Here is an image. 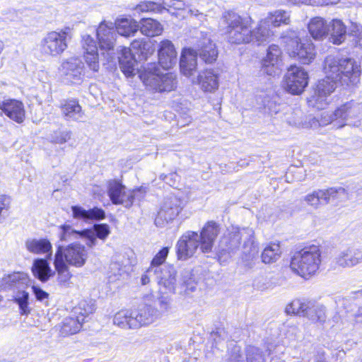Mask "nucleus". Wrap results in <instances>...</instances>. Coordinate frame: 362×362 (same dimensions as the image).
<instances>
[{"instance_id": "nucleus-49", "label": "nucleus", "mask_w": 362, "mask_h": 362, "mask_svg": "<svg viewBox=\"0 0 362 362\" xmlns=\"http://www.w3.org/2000/svg\"><path fill=\"white\" fill-rule=\"evenodd\" d=\"M110 233V229L106 223H98L92 226V247L95 244V239L104 241Z\"/></svg>"}, {"instance_id": "nucleus-12", "label": "nucleus", "mask_w": 362, "mask_h": 362, "mask_svg": "<svg viewBox=\"0 0 362 362\" xmlns=\"http://www.w3.org/2000/svg\"><path fill=\"white\" fill-rule=\"evenodd\" d=\"M337 83L334 81L325 78L319 81L314 93L308 100V105L317 110H323L328 105V97L334 92Z\"/></svg>"}, {"instance_id": "nucleus-11", "label": "nucleus", "mask_w": 362, "mask_h": 362, "mask_svg": "<svg viewBox=\"0 0 362 362\" xmlns=\"http://www.w3.org/2000/svg\"><path fill=\"white\" fill-rule=\"evenodd\" d=\"M183 208V202L176 196H169L164 202L155 218L158 227H164L174 220Z\"/></svg>"}, {"instance_id": "nucleus-55", "label": "nucleus", "mask_w": 362, "mask_h": 362, "mask_svg": "<svg viewBox=\"0 0 362 362\" xmlns=\"http://www.w3.org/2000/svg\"><path fill=\"white\" fill-rule=\"evenodd\" d=\"M81 54L84 58L86 62L89 65L90 59V52H89V49L90 47V36L88 34L83 35L81 37Z\"/></svg>"}, {"instance_id": "nucleus-60", "label": "nucleus", "mask_w": 362, "mask_h": 362, "mask_svg": "<svg viewBox=\"0 0 362 362\" xmlns=\"http://www.w3.org/2000/svg\"><path fill=\"white\" fill-rule=\"evenodd\" d=\"M347 312L349 313L348 317L351 321L356 323H362V306L356 307V305H354V308Z\"/></svg>"}, {"instance_id": "nucleus-19", "label": "nucleus", "mask_w": 362, "mask_h": 362, "mask_svg": "<svg viewBox=\"0 0 362 362\" xmlns=\"http://www.w3.org/2000/svg\"><path fill=\"white\" fill-rule=\"evenodd\" d=\"M219 232V226L216 222L211 221L205 224L199 235V238L201 240V251L202 253L211 252Z\"/></svg>"}, {"instance_id": "nucleus-52", "label": "nucleus", "mask_w": 362, "mask_h": 362, "mask_svg": "<svg viewBox=\"0 0 362 362\" xmlns=\"http://www.w3.org/2000/svg\"><path fill=\"white\" fill-rule=\"evenodd\" d=\"M162 8L163 6H160L158 2L141 1L135 7V11L137 13L152 12L156 13H160V9Z\"/></svg>"}, {"instance_id": "nucleus-6", "label": "nucleus", "mask_w": 362, "mask_h": 362, "mask_svg": "<svg viewBox=\"0 0 362 362\" xmlns=\"http://www.w3.org/2000/svg\"><path fill=\"white\" fill-rule=\"evenodd\" d=\"M96 51L92 49V69L98 71L99 61L108 60L110 52L113 49L116 41L115 24L111 21H103L100 23L97 31Z\"/></svg>"}, {"instance_id": "nucleus-20", "label": "nucleus", "mask_w": 362, "mask_h": 362, "mask_svg": "<svg viewBox=\"0 0 362 362\" xmlns=\"http://www.w3.org/2000/svg\"><path fill=\"white\" fill-rule=\"evenodd\" d=\"M107 194L115 205H123L129 208L130 202L128 201V190L120 181L110 180L107 184Z\"/></svg>"}, {"instance_id": "nucleus-8", "label": "nucleus", "mask_w": 362, "mask_h": 362, "mask_svg": "<svg viewBox=\"0 0 362 362\" xmlns=\"http://www.w3.org/2000/svg\"><path fill=\"white\" fill-rule=\"evenodd\" d=\"M73 37V28L66 26L47 33L40 42V50L45 56L57 57L68 48V41Z\"/></svg>"}, {"instance_id": "nucleus-42", "label": "nucleus", "mask_w": 362, "mask_h": 362, "mask_svg": "<svg viewBox=\"0 0 362 362\" xmlns=\"http://www.w3.org/2000/svg\"><path fill=\"white\" fill-rule=\"evenodd\" d=\"M252 41L251 42H257V45H260L269 38L272 35L271 30V26L266 22L264 19L260 21L257 28L252 30Z\"/></svg>"}, {"instance_id": "nucleus-45", "label": "nucleus", "mask_w": 362, "mask_h": 362, "mask_svg": "<svg viewBox=\"0 0 362 362\" xmlns=\"http://www.w3.org/2000/svg\"><path fill=\"white\" fill-rule=\"evenodd\" d=\"M84 318H82L81 321L78 317L77 318L66 317L62 322L60 332L64 336L76 334L80 330Z\"/></svg>"}, {"instance_id": "nucleus-46", "label": "nucleus", "mask_w": 362, "mask_h": 362, "mask_svg": "<svg viewBox=\"0 0 362 362\" xmlns=\"http://www.w3.org/2000/svg\"><path fill=\"white\" fill-rule=\"evenodd\" d=\"M281 254L279 244L271 243L265 247L262 252V260L265 264H271L277 261Z\"/></svg>"}, {"instance_id": "nucleus-25", "label": "nucleus", "mask_w": 362, "mask_h": 362, "mask_svg": "<svg viewBox=\"0 0 362 362\" xmlns=\"http://www.w3.org/2000/svg\"><path fill=\"white\" fill-rule=\"evenodd\" d=\"M281 51L279 46L272 45L267 49L266 57L262 60L263 71L268 75H275L277 71Z\"/></svg>"}, {"instance_id": "nucleus-40", "label": "nucleus", "mask_w": 362, "mask_h": 362, "mask_svg": "<svg viewBox=\"0 0 362 362\" xmlns=\"http://www.w3.org/2000/svg\"><path fill=\"white\" fill-rule=\"evenodd\" d=\"M28 282L27 275L24 273L15 272L3 277L1 286L5 289L21 288Z\"/></svg>"}, {"instance_id": "nucleus-1", "label": "nucleus", "mask_w": 362, "mask_h": 362, "mask_svg": "<svg viewBox=\"0 0 362 362\" xmlns=\"http://www.w3.org/2000/svg\"><path fill=\"white\" fill-rule=\"evenodd\" d=\"M327 78L338 83L356 85L359 81L360 66L354 59L341 57L339 55H328L323 66Z\"/></svg>"}, {"instance_id": "nucleus-2", "label": "nucleus", "mask_w": 362, "mask_h": 362, "mask_svg": "<svg viewBox=\"0 0 362 362\" xmlns=\"http://www.w3.org/2000/svg\"><path fill=\"white\" fill-rule=\"evenodd\" d=\"M242 242L245 255L252 257L257 253L255 232L250 228L232 227L221 238L219 247L223 252L233 254L239 250Z\"/></svg>"}, {"instance_id": "nucleus-4", "label": "nucleus", "mask_w": 362, "mask_h": 362, "mask_svg": "<svg viewBox=\"0 0 362 362\" xmlns=\"http://www.w3.org/2000/svg\"><path fill=\"white\" fill-rule=\"evenodd\" d=\"M321 250L319 246L305 247L296 252L291 261V269L298 275L308 279L313 276L321 264Z\"/></svg>"}, {"instance_id": "nucleus-30", "label": "nucleus", "mask_w": 362, "mask_h": 362, "mask_svg": "<svg viewBox=\"0 0 362 362\" xmlns=\"http://www.w3.org/2000/svg\"><path fill=\"white\" fill-rule=\"evenodd\" d=\"M308 28L312 37L317 40H322L329 35V25L321 17H315L312 18Z\"/></svg>"}, {"instance_id": "nucleus-62", "label": "nucleus", "mask_w": 362, "mask_h": 362, "mask_svg": "<svg viewBox=\"0 0 362 362\" xmlns=\"http://www.w3.org/2000/svg\"><path fill=\"white\" fill-rule=\"evenodd\" d=\"M32 289L37 300L43 301L49 298V293L37 286H33Z\"/></svg>"}, {"instance_id": "nucleus-43", "label": "nucleus", "mask_w": 362, "mask_h": 362, "mask_svg": "<svg viewBox=\"0 0 362 362\" xmlns=\"http://www.w3.org/2000/svg\"><path fill=\"white\" fill-rule=\"evenodd\" d=\"M132 320H134L133 310H122L115 315L113 323L122 329H134Z\"/></svg>"}, {"instance_id": "nucleus-38", "label": "nucleus", "mask_w": 362, "mask_h": 362, "mask_svg": "<svg viewBox=\"0 0 362 362\" xmlns=\"http://www.w3.org/2000/svg\"><path fill=\"white\" fill-rule=\"evenodd\" d=\"M327 194V189H319L305 195L303 200L310 206L317 209L321 205L329 204Z\"/></svg>"}, {"instance_id": "nucleus-48", "label": "nucleus", "mask_w": 362, "mask_h": 362, "mask_svg": "<svg viewBox=\"0 0 362 362\" xmlns=\"http://www.w3.org/2000/svg\"><path fill=\"white\" fill-rule=\"evenodd\" d=\"M28 300L29 293L25 291L18 290L13 296V300L18 305L21 315H28L30 312Z\"/></svg>"}, {"instance_id": "nucleus-56", "label": "nucleus", "mask_w": 362, "mask_h": 362, "mask_svg": "<svg viewBox=\"0 0 362 362\" xmlns=\"http://www.w3.org/2000/svg\"><path fill=\"white\" fill-rule=\"evenodd\" d=\"M169 252V248L165 247L161 249L153 258L151 266L156 268H161L160 267L165 261Z\"/></svg>"}, {"instance_id": "nucleus-15", "label": "nucleus", "mask_w": 362, "mask_h": 362, "mask_svg": "<svg viewBox=\"0 0 362 362\" xmlns=\"http://www.w3.org/2000/svg\"><path fill=\"white\" fill-rule=\"evenodd\" d=\"M59 73L67 83H78L84 74V64L78 57L64 60L59 68Z\"/></svg>"}, {"instance_id": "nucleus-29", "label": "nucleus", "mask_w": 362, "mask_h": 362, "mask_svg": "<svg viewBox=\"0 0 362 362\" xmlns=\"http://www.w3.org/2000/svg\"><path fill=\"white\" fill-rule=\"evenodd\" d=\"M118 58L119 67L124 74L127 77L134 76L136 71V60L132 49L128 47H121L120 56Z\"/></svg>"}, {"instance_id": "nucleus-22", "label": "nucleus", "mask_w": 362, "mask_h": 362, "mask_svg": "<svg viewBox=\"0 0 362 362\" xmlns=\"http://www.w3.org/2000/svg\"><path fill=\"white\" fill-rule=\"evenodd\" d=\"M0 110L11 119L22 123L25 119V111L23 103L16 99H6L0 103Z\"/></svg>"}, {"instance_id": "nucleus-50", "label": "nucleus", "mask_w": 362, "mask_h": 362, "mask_svg": "<svg viewBox=\"0 0 362 362\" xmlns=\"http://www.w3.org/2000/svg\"><path fill=\"white\" fill-rule=\"evenodd\" d=\"M245 354L247 362H266L265 353L258 347L247 346Z\"/></svg>"}, {"instance_id": "nucleus-10", "label": "nucleus", "mask_w": 362, "mask_h": 362, "mask_svg": "<svg viewBox=\"0 0 362 362\" xmlns=\"http://www.w3.org/2000/svg\"><path fill=\"white\" fill-rule=\"evenodd\" d=\"M287 51L291 57L298 59L303 64L310 63L316 56L315 47L310 38L291 40Z\"/></svg>"}, {"instance_id": "nucleus-31", "label": "nucleus", "mask_w": 362, "mask_h": 362, "mask_svg": "<svg viewBox=\"0 0 362 362\" xmlns=\"http://www.w3.org/2000/svg\"><path fill=\"white\" fill-rule=\"evenodd\" d=\"M32 272L33 276L42 282H47L55 274L45 259H35L32 267Z\"/></svg>"}, {"instance_id": "nucleus-51", "label": "nucleus", "mask_w": 362, "mask_h": 362, "mask_svg": "<svg viewBox=\"0 0 362 362\" xmlns=\"http://www.w3.org/2000/svg\"><path fill=\"white\" fill-rule=\"evenodd\" d=\"M310 301L302 300L300 299L293 300L286 308L287 314H295L303 316L305 313V308Z\"/></svg>"}, {"instance_id": "nucleus-27", "label": "nucleus", "mask_w": 362, "mask_h": 362, "mask_svg": "<svg viewBox=\"0 0 362 362\" xmlns=\"http://www.w3.org/2000/svg\"><path fill=\"white\" fill-rule=\"evenodd\" d=\"M159 296L154 301L153 306L157 317L159 318L163 316H168L173 313L174 306L173 298L167 295L168 293L163 290H159Z\"/></svg>"}, {"instance_id": "nucleus-7", "label": "nucleus", "mask_w": 362, "mask_h": 362, "mask_svg": "<svg viewBox=\"0 0 362 362\" xmlns=\"http://www.w3.org/2000/svg\"><path fill=\"white\" fill-rule=\"evenodd\" d=\"M222 19L226 24V32L230 42L242 44L252 41V34L248 20L242 18L233 11L224 12Z\"/></svg>"}, {"instance_id": "nucleus-34", "label": "nucleus", "mask_w": 362, "mask_h": 362, "mask_svg": "<svg viewBox=\"0 0 362 362\" xmlns=\"http://www.w3.org/2000/svg\"><path fill=\"white\" fill-rule=\"evenodd\" d=\"M60 240L71 241L76 239H82L90 242V230L86 229L81 231L76 230L71 226L64 225L60 226Z\"/></svg>"}, {"instance_id": "nucleus-32", "label": "nucleus", "mask_w": 362, "mask_h": 362, "mask_svg": "<svg viewBox=\"0 0 362 362\" xmlns=\"http://www.w3.org/2000/svg\"><path fill=\"white\" fill-rule=\"evenodd\" d=\"M26 249L31 253L35 255L49 254V258L52 255V246L51 243L46 238H29L25 243Z\"/></svg>"}, {"instance_id": "nucleus-57", "label": "nucleus", "mask_w": 362, "mask_h": 362, "mask_svg": "<svg viewBox=\"0 0 362 362\" xmlns=\"http://www.w3.org/2000/svg\"><path fill=\"white\" fill-rule=\"evenodd\" d=\"M146 194V190L143 187H139L134 189L128 190V201H129V208L133 205L134 201H140Z\"/></svg>"}, {"instance_id": "nucleus-64", "label": "nucleus", "mask_w": 362, "mask_h": 362, "mask_svg": "<svg viewBox=\"0 0 362 362\" xmlns=\"http://www.w3.org/2000/svg\"><path fill=\"white\" fill-rule=\"evenodd\" d=\"M145 46V42L141 40H135L131 43L132 49L137 51L144 49Z\"/></svg>"}, {"instance_id": "nucleus-53", "label": "nucleus", "mask_w": 362, "mask_h": 362, "mask_svg": "<svg viewBox=\"0 0 362 362\" xmlns=\"http://www.w3.org/2000/svg\"><path fill=\"white\" fill-rule=\"evenodd\" d=\"M262 103L264 112L268 115H276L280 110V105L268 95L264 97Z\"/></svg>"}, {"instance_id": "nucleus-54", "label": "nucleus", "mask_w": 362, "mask_h": 362, "mask_svg": "<svg viewBox=\"0 0 362 362\" xmlns=\"http://www.w3.org/2000/svg\"><path fill=\"white\" fill-rule=\"evenodd\" d=\"M11 199L6 195H0V223L8 217L11 208Z\"/></svg>"}, {"instance_id": "nucleus-5", "label": "nucleus", "mask_w": 362, "mask_h": 362, "mask_svg": "<svg viewBox=\"0 0 362 362\" xmlns=\"http://www.w3.org/2000/svg\"><path fill=\"white\" fill-rule=\"evenodd\" d=\"M360 114V106L353 101L348 102L334 112H323L320 119L312 117L309 119L308 124L305 127L317 128L319 126H326L332 124L333 127L339 129L345 126L349 118L357 117Z\"/></svg>"}, {"instance_id": "nucleus-39", "label": "nucleus", "mask_w": 362, "mask_h": 362, "mask_svg": "<svg viewBox=\"0 0 362 362\" xmlns=\"http://www.w3.org/2000/svg\"><path fill=\"white\" fill-rule=\"evenodd\" d=\"M54 264L58 272V281L61 284H66L70 279L71 274L68 271L67 266L63 259L62 247H58L54 256Z\"/></svg>"}, {"instance_id": "nucleus-47", "label": "nucleus", "mask_w": 362, "mask_h": 362, "mask_svg": "<svg viewBox=\"0 0 362 362\" xmlns=\"http://www.w3.org/2000/svg\"><path fill=\"white\" fill-rule=\"evenodd\" d=\"M328 204L338 205L349 199L346 190L341 187L327 188Z\"/></svg>"}, {"instance_id": "nucleus-14", "label": "nucleus", "mask_w": 362, "mask_h": 362, "mask_svg": "<svg viewBox=\"0 0 362 362\" xmlns=\"http://www.w3.org/2000/svg\"><path fill=\"white\" fill-rule=\"evenodd\" d=\"M308 73L301 67L291 66L286 75V88L293 95L300 94L308 86Z\"/></svg>"}, {"instance_id": "nucleus-17", "label": "nucleus", "mask_w": 362, "mask_h": 362, "mask_svg": "<svg viewBox=\"0 0 362 362\" xmlns=\"http://www.w3.org/2000/svg\"><path fill=\"white\" fill-rule=\"evenodd\" d=\"M156 282L166 293L173 294L175 293L177 284V272L172 265H164L161 268H157Z\"/></svg>"}, {"instance_id": "nucleus-41", "label": "nucleus", "mask_w": 362, "mask_h": 362, "mask_svg": "<svg viewBox=\"0 0 362 362\" xmlns=\"http://www.w3.org/2000/svg\"><path fill=\"white\" fill-rule=\"evenodd\" d=\"M139 28L141 33L148 37L160 35L163 31L161 24L152 18H144L140 21Z\"/></svg>"}, {"instance_id": "nucleus-13", "label": "nucleus", "mask_w": 362, "mask_h": 362, "mask_svg": "<svg viewBox=\"0 0 362 362\" xmlns=\"http://www.w3.org/2000/svg\"><path fill=\"white\" fill-rule=\"evenodd\" d=\"M201 249V240L197 232L187 231L177 243V256L178 259L186 260L192 257L199 248Z\"/></svg>"}, {"instance_id": "nucleus-36", "label": "nucleus", "mask_w": 362, "mask_h": 362, "mask_svg": "<svg viewBox=\"0 0 362 362\" xmlns=\"http://www.w3.org/2000/svg\"><path fill=\"white\" fill-rule=\"evenodd\" d=\"M62 111L67 120L79 121L83 118L81 107L75 100L65 101L62 105Z\"/></svg>"}, {"instance_id": "nucleus-63", "label": "nucleus", "mask_w": 362, "mask_h": 362, "mask_svg": "<svg viewBox=\"0 0 362 362\" xmlns=\"http://www.w3.org/2000/svg\"><path fill=\"white\" fill-rule=\"evenodd\" d=\"M105 218V212L98 207L92 208V220L100 221Z\"/></svg>"}, {"instance_id": "nucleus-33", "label": "nucleus", "mask_w": 362, "mask_h": 362, "mask_svg": "<svg viewBox=\"0 0 362 362\" xmlns=\"http://www.w3.org/2000/svg\"><path fill=\"white\" fill-rule=\"evenodd\" d=\"M329 40L334 45L344 42L346 36V28L341 20L334 19L329 23Z\"/></svg>"}, {"instance_id": "nucleus-16", "label": "nucleus", "mask_w": 362, "mask_h": 362, "mask_svg": "<svg viewBox=\"0 0 362 362\" xmlns=\"http://www.w3.org/2000/svg\"><path fill=\"white\" fill-rule=\"evenodd\" d=\"M200 35L195 48L192 49L197 57L199 56L205 63L211 64L216 60L218 57L216 46L207 34H203L201 32Z\"/></svg>"}, {"instance_id": "nucleus-37", "label": "nucleus", "mask_w": 362, "mask_h": 362, "mask_svg": "<svg viewBox=\"0 0 362 362\" xmlns=\"http://www.w3.org/2000/svg\"><path fill=\"white\" fill-rule=\"evenodd\" d=\"M114 24L117 33L125 37L134 36L139 30V24L133 19L122 18Z\"/></svg>"}, {"instance_id": "nucleus-9", "label": "nucleus", "mask_w": 362, "mask_h": 362, "mask_svg": "<svg viewBox=\"0 0 362 362\" xmlns=\"http://www.w3.org/2000/svg\"><path fill=\"white\" fill-rule=\"evenodd\" d=\"M135 264L132 251L116 255L110 263L107 271L109 283L122 281L128 279Z\"/></svg>"}, {"instance_id": "nucleus-3", "label": "nucleus", "mask_w": 362, "mask_h": 362, "mask_svg": "<svg viewBox=\"0 0 362 362\" xmlns=\"http://www.w3.org/2000/svg\"><path fill=\"white\" fill-rule=\"evenodd\" d=\"M138 72L140 79L150 90L158 93L170 92L177 87L176 75L171 72L162 74L155 63L147 64Z\"/></svg>"}, {"instance_id": "nucleus-61", "label": "nucleus", "mask_w": 362, "mask_h": 362, "mask_svg": "<svg viewBox=\"0 0 362 362\" xmlns=\"http://www.w3.org/2000/svg\"><path fill=\"white\" fill-rule=\"evenodd\" d=\"M157 276V268L153 267H149L146 272L141 276V281L142 285H146L150 283L151 279H154L156 281Z\"/></svg>"}, {"instance_id": "nucleus-18", "label": "nucleus", "mask_w": 362, "mask_h": 362, "mask_svg": "<svg viewBox=\"0 0 362 362\" xmlns=\"http://www.w3.org/2000/svg\"><path fill=\"white\" fill-rule=\"evenodd\" d=\"M335 264L342 268H350L362 262V249L349 247L339 252L334 258Z\"/></svg>"}, {"instance_id": "nucleus-24", "label": "nucleus", "mask_w": 362, "mask_h": 362, "mask_svg": "<svg viewBox=\"0 0 362 362\" xmlns=\"http://www.w3.org/2000/svg\"><path fill=\"white\" fill-rule=\"evenodd\" d=\"M62 248L63 259L66 264L76 267H81L84 264L86 258L84 247L72 244L65 249L62 246Z\"/></svg>"}, {"instance_id": "nucleus-26", "label": "nucleus", "mask_w": 362, "mask_h": 362, "mask_svg": "<svg viewBox=\"0 0 362 362\" xmlns=\"http://www.w3.org/2000/svg\"><path fill=\"white\" fill-rule=\"evenodd\" d=\"M134 320L132 325L134 329L147 325L158 319L152 305H146L138 310H133Z\"/></svg>"}, {"instance_id": "nucleus-59", "label": "nucleus", "mask_w": 362, "mask_h": 362, "mask_svg": "<svg viewBox=\"0 0 362 362\" xmlns=\"http://www.w3.org/2000/svg\"><path fill=\"white\" fill-rule=\"evenodd\" d=\"M70 139V133L67 131H55L50 136L52 142L56 144H64Z\"/></svg>"}, {"instance_id": "nucleus-21", "label": "nucleus", "mask_w": 362, "mask_h": 362, "mask_svg": "<svg viewBox=\"0 0 362 362\" xmlns=\"http://www.w3.org/2000/svg\"><path fill=\"white\" fill-rule=\"evenodd\" d=\"M192 82L198 84L205 93H214L219 86L218 74L213 69H205L201 71Z\"/></svg>"}, {"instance_id": "nucleus-58", "label": "nucleus", "mask_w": 362, "mask_h": 362, "mask_svg": "<svg viewBox=\"0 0 362 362\" xmlns=\"http://www.w3.org/2000/svg\"><path fill=\"white\" fill-rule=\"evenodd\" d=\"M72 216L76 219L86 221L90 218V210H86L79 206H72Z\"/></svg>"}, {"instance_id": "nucleus-44", "label": "nucleus", "mask_w": 362, "mask_h": 362, "mask_svg": "<svg viewBox=\"0 0 362 362\" xmlns=\"http://www.w3.org/2000/svg\"><path fill=\"white\" fill-rule=\"evenodd\" d=\"M264 20L271 27L276 28L282 24H288L290 21V15L285 11L277 10L272 13H269Z\"/></svg>"}, {"instance_id": "nucleus-23", "label": "nucleus", "mask_w": 362, "mask_h": 362, "mask_svg": "<svg viewBox=\"0 0 362 362\" xmlns=\"http://www.w3.org/2000/svg\"><path fill=\"white\" fill-rule=\"evenodd\" d=\"M158 62L165 69H170L177 63V52L173 44L168 40L160 42Z\"/></svg>"}, {"instance_id": "nucleus-35", "label": "nucleus", "mask_w": 362, "mask_h": 362, "mask_svg": "<svg viewBox=\"0 0 362 362\" xmlns=\"http://www.w3.org/2000/svg\"><path fill=\"white\" fill-rule=\"evenodd\" d=\"M305 309L303 317H306L311 322L320 324L325 322L326 314L324 306L310 301Z\"/></svg>"}, {"instance_id": "nucleus-28", "label": "nucleus", "mask_w": 362, "mask_h": 362, "mask_svg": "<svg viewBox=\"0 0 362 362\" xmlns=\"http://www.w3.org/2000/svg\"><path fill=\"white\" fill-rule=\"evenodd\" d=\"M180 71L184 76L190 77L194 75L197 71V62L196 54L192 49H183L180 60Z\"/></svg>"}]
</instances>
